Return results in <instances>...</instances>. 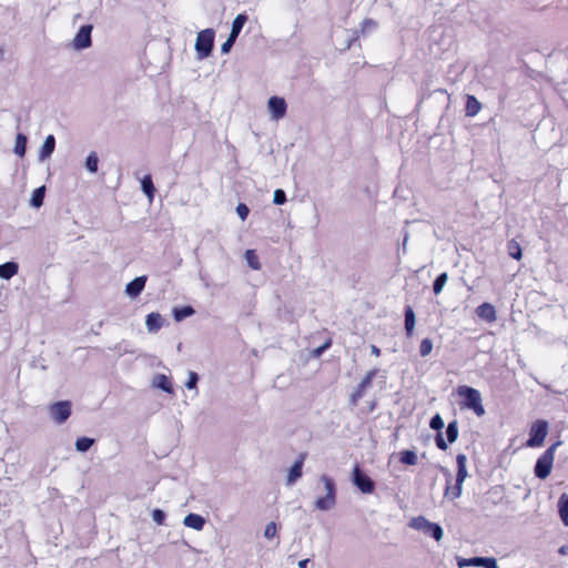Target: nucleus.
Instances as JSON below:
<instances>
[{
    "mask_svg": "<svg viewBox=\"0 0 568 568\" xmlns=\"http://www.w3.org/2000/svg\"><path fill=\"white\" fill-rule=\"evenodd\" d=\"M483 558L484 557L458 558L457 565L459 568H465L469 566L480 567V564H483Z\"/></svg>",
    "mask_w": 568,
    "mask_h": 568,
    "instance_id": "33",
    "label": "nucleus"
},
{
    "mask_svg": "<svg viewBox=\"0 0 568 568\" xmlns=\"http://www.w3.org/2000/svg\"><path fill=\"white\" fill-rule=\"evenodd\" d=\"M560 445V443L552 444L536 462L535 465V475L540 478L545 479L549 476L554 459H555V453L557 447Z\"/></svg>",
    "mask_w": 568,
    "mask_h": 568,
    "instance_id": "4",
    "label": "nucleus"
},
{
    "mask_svg": "<svg viewBox=\"0 0 568 568\" xmlns=\"http://www.w3.org/2000/svg\"><path fill=\"white\" fill-rule=\"evenodd\" d=\"M19 266L16 262H7L0 265V277L10 280L18 273Z\"/></svg>",
    "mask_w": 568,
    "mask_h": 568,
    "instance_id": "21",
    "label": "nucleus"
},
{
    "mask_svg": "<svg viewBox=\"0 0 568 568\" xmlns=\"http://www.w3.org/2000/svg\"><path fill=\"white\" fill-rule=\"evenodd\" d=\"M91 24L82 26L72 41L73 48L75 50H83L89 48L91 45Z\"/></svg>",
    "mask_w": 568,
    "mask_h": 568,
    "instance_id": "12",
    "label": "nucleus"
},
{
    "mask_svg": "<svg viewBox=\"0 0 568 568\" xmlns=\"http://www.w3.org/2000/svg\"><path fill=\"white\" fill-rule=\"evenodd\" d=\"M187 376H189V378L185 383V387L187 389H194L195 395H197L199 394V390H197L199 375L195 372L190 371Z\"/></svg>",
    "mask_w": 568,
    "mask_h": 568,
    "instance_id": "37",
    "label": "nucleus"
},
{
    "mask_svg": "<svg viewBox=\"0 0 568 568\" xmlns=\"http://www.w3.org/2000/svg\"><path fill=\"white\" fill-rule=\"evenodd\" d=\"M304 460L305 454H301L288 470L286 486H293L302 477Z\"/></svg>",
    "mask_w": 568,
    "mask_h": 568,
    "instance_id": "13",
    "label": "nucleus"
},
{
    "mask_svg": "<svg viewBox=\"0 0 568 568\" xmlns=\"http://www.w3.org/2000/svg\"><path fill=\"white\" fill-rule=\"evenodd\" d=\"M236 39H237L236 37L229 34V38L226 39V41L221 45V52L223 54L229 53L231 51L234 42L236 41Z\"/></svg>",
    "mask_w": 568,
    "mask_h": 568,
    "instance_id": "41",
    "label": "nucleus"
},
{
    "mask_svg": "<svg viewBox=\"0 0 568 568\" xmlns=\"http://www.w3.org/2000/svg\"><path fill=\"white\" fill-rule=\"evenodd\" d=\"M318 481L323 485L324 495L316 497L314 507L321 511H329L336 506L337 489L335 481L332 477L325 474L320 476Z\"/></svg>",
    "mask_w": 568,
    "mask_h": 568,
    "instance_id": "1",
    "label": "nucleus"
},
{
    "mask_svg": "<svg viewBox=\"0 0 568 568\" xmlns=\"http://www.w3.org/2000/svg\"><path fill=\"white\" fill-rule=\"evenodd\" d=\"M436 445L442 450H446L447 447H448L447 443L445 442L442 433H438L437 436H436Z\"/></svg>",
    "mask_w": 568,
    "mask_h": 568,
    "instance_id": "46",
    "label": "nucleus"
},
{
    "mask_svg": "<svg viewBox=\"0 0 568 568\" xmlns=\"http://www.w3.org/2000/svg\"><path fill=\"white\" fill-rule=\"evenodd\" d=\"M152 519L158 524V525H163L164 524V520H165V513L161 509H154L152 511Z\"/></svg>",
    "mask_w": 568,
    "mask_h": 568,
    "instance_id": "43",
    "label": "nucleus"
},
{
    "mask_svg": "<svg viewBox=\"0 0 568 568\" xmlns=\"http://www.w3.org/2000/svg\"><path fill=\"white\" fill-rule=\"evenodd\" d=\"M215 33L212 29H205L197 33L195 40V51L197 59L203 60L211 55L214 44Z\"/></svg>",
    "mask_w": 568,
    "mask_h": 568,
    "instance_id": "5",
    "label": "nucleus"
},
{
    "mask_svg": "<svg viewBox=\"0 0 568 568\" xmlns=\"http://www.w3.org/2000/svg\"><path fill=\"white\" fill-rule=\"evenodd\" d=\"M273 202L276 205H282V204H284L286 202V194H285V192L282 189H277V190L274 191Z\"/></svg>",
    "mask_w": 568,
    "mask_h": 568,
    "instance_id": "40",
    "label": "nucleus"
},
{
    "mask_svg": "<svg viewBox=\"0 0 568 568\" xmlns=\"http://www.w3.org/2000/svg\"><path fill=\"white\" fill-rule=\"evenodd\" d=\"M476 313L478 317L488 323H493L497 318L496 310L490 303H483L479 305L476 310Z\"/></svg>",
    "mask_w": 568,
    "mask_h": 568,
    "instance_id": "16",
    "label": "nucleus"
},
{
    "mask_svg": "<svg viewBox=\"0 0 568 568\" xmlns=\"http://www.w3.org/2000/svg\"><path fill=\"white\" fill-rule=\"evenodd\" d=\"M457 394L463 398L462 408L471 409L477 416L485 414L480 392L469 386H459Z\"/></svg>",
    "mask_w": 568,
    "mask_h": 568,
    "instance_id": "2",
    "label": "nucleus"
},
{
    "mask_svg": "<svg viewBox=\"0 0 568 568\" xmlns=\"http://www.w3.org/2000/svg\"><path fill=\"white\" fill-rule=\"evenodd\" d=\"M416 317L413 308L406 306L405 308V331L408 337L413 336L415 328Z\"/></svg>",
    "mask_w": 568,
    "mask_h": 568,
    "instance_id": "20",
    "label": "nucleus"
},
{
    "mask_svg": "<svg viewBox=\"0 0 568 568\" xmlns=\"http://www.w3.org/2000/svg\"><path fill=\"white\" fill-rule=\"evenodd\" d=\"M325 351H326V348L323 345H321V346L316 347L315 349H313V356L320 357Z\"/></svg>",
    "mask_w": 568,
    "mask_h": 568,
    "instance_id": "47",
    "label": "nucleus"
},
{
    "mask_svg": "<svg viewBox=\"0 0 568 568\" xmlns=\"http://www.w3.org/2000/svg\"><path fill=\"white\" fill-rule=\"evenodd\" d=\"M44 186H40L32 192L30 204L34 207H40L43 204Z\"/></svg>",
    "mask_w": 568,
    "mask_h": 568,
    "instance_id": "29",
    "label": "nucleus"
},
{
    "mask_svg": "<svg viewBox=\"0 0 568 568\" xmlns=\"http://www.w3.org/2000/svg\"><path fill=\"white\" fill-rule=\"evenodd\" d=\"M548 426L546 420L540 419L535 422L530 427L529 439L526 445L528 447H540L548 434Z\"/></svg>",
    "mask_w": 568,
    "mask_h": 568,
    "instance_id": "7",
    "label": "nucleus"
},
{
    "mask_svg": "<svg viewBox=\"0 0 568 568\" xmlns=\"http://www.w3.org/2000/svg\"><path fill=\"white\" fill-rule=\"evenodd\" d=\"M507 251H508V254L515 258V260H520L521 256H523V253H521V247L520 245L518 244V242H516L515 240H511L508 242L507 244Z\"/></svg>",
    "mask_w": 568,
    "mask_h": 568,
    "instance_id": "32",
    "label": "nucleus"
},
{
    "mask_svg": "<svg viewBox=\"0 0 568 568\" xmlns=\"http://www.w3.org/2000/svg\"><path fill=\"white\" fill-rule=\"evenodd\" d=\"M152 385L155 388H160L168 394L173 393V386L170 377L164 374H158L153 377Z\"/></svg>",
    "mask_w": 568,
    "mask_h": 568,
    "instance_id": "17",
    "label": "nucleus"
},
{
    "mask_svg": "<svg viewBox=\"0 0 568 568\" xmlns=\"http://www.w3.org/2000/svg\"><path fill=\"white\" fill-rule=\"evenodd\" d=\"M145 325L150 333H156L163 326V317L160 313H150L146 316Z\"/></svg>",
    "mask_w": 568,
    "mask_h": 568,
    "instance_id": "19",
    "label": "nucleus"
},
{
    "mask_svg": "<svg viewBox=\"0 0 568 568\" xmlns=\"http://www.w3.org/2000/svg\"><path fill=\"white\" fill-rule=\"evenodd\" d=\"M448 281V274L446 272L439 274L433 284V291L436 295L440 294Z\"/></svg>",
    "mask_w": 568,
    "mask_h": 568,
    "instance_id": "30",
    "label": "nucleus"
},
{
    "mask_svg": "<svg viewBox=\"0 0 568 568\" xmlns=\"http://www.w3.org/2000/svg\"><path fill=\"white\" fill-rule=\"evenodd\" d=\"M54 149H55V138L52 135V134H49L43 144L41 145L40 150H39V154H38V158H39V161H44L47 159H49L52 153L54 152Z\"/></svg>",
    "mask_w": 568,
    "mask_h": 568,
    "instance_id": "15",
    "label": "nucleus"
},
{
    "mask_svg": "<svg viewBox=\"0 0 568 568\" xmlns=\"http://www.w3.org/2000/svg\"><path fill=\"white\" fill-rule=\"evenodd\" d=\"M277 535V525L274 521H271L266 525L264 529V537L266 539H273Z\"/></svg>",
    "mask_w": 568,
    "mask_h": 568,
    "instance_id": "39",
    "label": "nucleus"
},
{
    "mask_svg": "<svg viewBox=\"0 0 568 568\" xmlns=\"http://www.w3.org/2000/svg\"><path fill=\"white\" fill-rule=\"evenodd\" d=\"M236 213H237V215L240 216V219H241L242 221H244V220L247 217V215H248V213H250V210H248L247 205H245V204H243V203H240V204L236 206Z\"/></svg>",
    "mask_w": 568,
    "mask_h": 568,
    "instance_id": "44",
    "label": "nucleus"
},
{
    "mask_svg": "<svg viewBox=\"0 0 568 568\" xmlns=\"http://www.w3.org/2000/svg\"><path fill=\"white\" fill-rule=\"evenodd\" d=\"M308 562H310V559H303V560H300L297 565L300 568H307Z\"/></svg>",
    "mask_w": 568,
    "mask_h": 568,
    "instance_id": "50",
    "label": "nucleus"
},
{
    "mask_svg": "<svg viewBox=\"0 0 568 568\" xmlns=\"http://www.w3.org/2000/svg\"><path fill=\"white\" fill-rule=\"evenodd\" d=\"M353 483L354 485L364 494H371L374 490V481L366 476L359 467H355L353 471Z\"/></svg>",
    "mask_w": 568,
    "mask_h": 568,
    "instance_id": "11",
    "label": "nucleus"
},
{
    "mask_svg": "<svg viewBox=\"0 0 568 568\" xmlns=\"http://www.w3.org/2000/svg\"><path fill=\"white\" fill-rule=\"evenodd\" d=\"M400 462L405 465H416L417 464V455L413 450H404L400 454Z\"/></svg>",
    "mask_w": 568,
    "mask_h": 568,
    "instance_id": "36",
    "label": "nucleus"
},
{
    "mask_svg": "<svg viewBox=\"0 0 568 568\" xmlns=\"http://www.w3.org/2000/svg\"><path fill=\"white\" fill-rule=\"evenodd\" d=\"M99 165V158L95 152H91L85 159V168L90 173H97Z\"/></svg>",
    "mask_w": 568,
    "mask_h": 568,
    "instance_id": "31",
    "label": "nucleus"
},
{
    "mask_svg": "<svg viewBox=\"0 0 568 568\" xmlns=\"http://www.w3.org/2000/svg\"><path fill=\"white\" fill-rule=\"evenodd\" d=\"M93 444H94L93 438L81 437V438H78L75 442V449L78 452L84 453V452L89 450Z\"/></svg>",
    "mask_w": 568,
    "mask_h": 568,
    "instance_id": "34",
    "label": "nucleus"
},
{
    "mask_svg": "<svg viewBox=\"0 0 568 568\" xmlns=\"http://www.w3.org/2000/svg\"><path fill=\"white\" fill-rule=\"evenodd\" d=\"M481 109L480 102L473 95L467 97L466 102V114L468 116H475Z\"/></svg>",
    "mask_w": 568,
    "mask_h": 568,
    "instance_id": "23",
    "label": "nucleus"
},
{
    "mask_svg": "<svg viewBox=\"0 0 568 568\" xmlns=\"http://www.w3.org/2000/svg\"><path fill=\"white\" fill-rule=\"evenodd\" d=\"M432 351H433V342L429 338H424L420 342V346H419L420 356L426 357L432 353Z\"/></svg>",
    "mask_w": 568,
    "mask_h": 568,
    "instance_id": "38",
    "label": "nucleus"
},
{
    "mask_svg": "<svg viewBox=\"0 0 568 568\" xmlns=\"http://www.w3.org/2000/svg\"><path fill=\"white\" fill-rule=\"evenodd\" d=\"M195 313L194 308L192 306H183V307H175L173 310V316L176 322H181L182 320L193 315Z\"/></svg>",
    "mask_w": 568,
    "mask_h": 568,
    "instance_id": "27",
    "label": "nucleus"
},
{
    "mask_svg": "<svg viewBox=\"0 0 568 568\" xmlns=\"http://www.w3.org/2000/svg\"><path fill=\"white\" fill-rule=\"evenodd\" d=\"M558 511L564 525L568 527V496L565 494L558 500Z\"/></svg>",
    "mask_w": 568,
    "mask_h": 568,
    "instance_id": "25",
    "label": "nucleus"
},
{
    "mask_svg": "<svg viewBox=\"0 0 568 568\" xmlns=\"http://www.w3.org/2000/svg\"><path fill=\"white\" fill-rule=\"evenodd\" d=\"M245 261L252 270H260L261 263L254 250H247L244 254Z\"/></svg>",
    "mask_w": 568,
    "mask_h": 568,
    "instance_id": "28",
    "label": "nucleus"
},
{
    "mask_svg": "<svg viewBox=\"0 0 568 568\" xmlns=\"http://www.w3.org/2000/svg\"><path fill=\"white\" fill-rule=\"evenodd\" d=\"M332 345V341L331 339H327L326 342H324L323 346L328 349Z\"/></svg>",
    "mask_w": 568,
    "mask_h": 568,
    "instance_id": "52",
    "label": "nucleus"
},
{
    "mask_svg": "<svg viewBox=\"0 0 568 568\" xmlns=\"http://www.w3.org/2000/svg\"><path fill=\"white\" fill-rule=\"evenodd\" d=\"M27 141L28 140L24 134H22V133L17 134L13 151L20 158L24 156V154H26Z\"/></svg>",
    "mask_w": 568,
    "mask_h": 568,
    "instance_id": "24",
    "label": "nucleus"
},
{
    "mask_svg": "<svg viewBox=\"0 0 568 568\" xmlns=\"http://www.w3.org/2000/svg\"><path fill=\"white\" fill-rule=\"evenodd\" d=\"M429 426H430L432 429L440 430L444 427V420H443V418L438 414H436L430 419Z\"/></svg>",
    "mask_w": 568,
    "mask_h": 568,
    "instance_id": "42",
    "label": "nucleus"
},
{
    "mask_svg": "<svg viewBox=\"0 0 568 568\" xmlns=\"http://www.w3.org/2000/svg\"><path fill=\"white\" fill-rule=\"evenodd\" d=\"M410 527L420 530L426 535H430L437 541H439L444 536V530L438 524L432 523L423 516L413 518Z\"/></svg>",
    "mask_w": 568,
    "mask_h": 568,
    "instance_id": "6",
    "label": "nucleus"
},
{
    "mask_svg": "<svg viewBox=\"0 0 568 568\" xmlns=\"http://www.w3.org/2000/svg\"><path fill=\"white\" fill-rule=\"evenodd\" d=\"M456 462H457L456 483L454 486H450V484L448 481L446 489H445V496L449 497L450 499H457L462 496L463 484L468 476L467 468H466V464H467L466 455L458 454L456 457Z\"/></svg>",
    "mask_w": 568,
    "mask_h": 568,
    "instance_id": "3",
    "label": "nucleus"
},
{
    "mask_svg": "<svg viewBox=\"0 0 568 568\" xmlns=\"http://www.w3.org/2000/svg\"><path fill=\"white\" fill-rule=\"evenodd\" d=\"M267 110L270 112V116L273 121H278L285 116L287 104L284 98L281 97H271L267 101Z\"/></svg>",
    "mask_w": 568,
    "mask_h": 568,
    "instance_id": "9",
    "label": "nucleus"
},
{
    "mask_svg": "<svg viewBox=\"0 0 568 568\" xmlns=\"http://www.w3.org/2000/svg\"><path fill=\"white\" fill-rule=\"evenodd\" d=\"M141 186H142V191L148 196L149 202L151 203L153 201V197H154L155 189H154V185H153V182H152V179H151L150 175H145L142 179Z\"/></svg>",
    "mask_w": 568,
    "mask_h": 568,
    "instance_id": "26",
    "label": "nucleus"
},
{
    "mask_svg": "<svg viewBox=\"0 0 568 568\" xmlns=\"http://www.w3.org/2000/svg\"><path fill=\"white\" fill-rule=\"evenodd\" d=\"M146 283V276L135 277L133 281L126 284L125 293L128 296L134 298L141 294Z\"/></svg>",
    "mask_w": 568,
    "mask_h": 568,
    "instance_id": "14",
    "label": "nucleus"
},
{
    "mask_svg": "<svg viewBox=\"0 0 568 568\" xmlns=\"http://www.w3.org/2000/svg\"><path fill=\"white\" fill-rule=\"evenodd\" d=\"M49 414L53 422L63 424L71 415V403L68 400L57 402L49 407Z\"/></svg>",
    "mask_w": 568,
    "mask_h": 568,
    "instance_id": "8",
    "label": "nucleus"
},
{
    "mask_svg": "<svg viewBox=\"0 0 568 568\" xmlns=\"http://www.w3.org/2000/svg\"><path fill=\"white\" fill-rule=\"evenodd\" d=\"M407 242H408V233L406 232L405 235H404V239H403V251H404V253L406 252Z\"/></svg>",
    "mask_w": 568,
    "mask_h": 568,
    "instance_id": "51",
    "label": "nucleus"
},
{
    "mask_svg": "<svg viewBox=\"0 0 568 568\" xmlns=\"http://www.w3.org/2000/svg\"><path fill=\"white\" fill-rule=\"evenodd\" d=\"M246 21H247L246 14H244V13L237 14L232 22V29H231L230 34L237 38Z\"/></svg>",
    "mask_w": 568,
    "mask_h": 568,
    "instance_id": "22",
    "label": "nucleus"
},
{
    "mask_svg": "<svg viewBox=\"0 0 568 568\" xmlns=\"http://www.w3.org/2000/svg\"><path fill=\"white\" fill-rule=\"evenodd\" d=\"M480 567L484 568H499L497 560L493 557H484L483 564H480Z\"/></svg>",
    "mask_w": 568,
    "mask_h": 568,
    "instance_id": "45",
    "label": "nucleus"
},
{
    "mask_svg": "<svg viewBox=\"0 0 568 568\" xmlns=\"http://www.w3.org/2000/svg\"><path fill=\"white\" fill-rule=\"evenodd\" d=\"M184 526L201 531L205 525V519L197 514H189L183 519Z\"/></svg>",
    "mask_w": 568,
    "mask_h": 568,
    "instance_id": "18",
    "label": "nucleus"
},
{
    "mask_svg": "<svg viewBox=\"0 0 568 568\" xmlns=\"http://www.w3.org/2000/svg\"><path fill=\"white\" fill-rule=\"evenodd\" d=\"M375 27H376V24H375V22H374V21H372V20H365V21L363 22V28H364V29H366V28H375Z\"/></svg>",
    "mask_w": 568,
    "mask_h": 568,
    "instance_id": "48",
    "label": "nucleus"
},
{
    "mask_svg": "<svg viewBox=\"0 0 568 568\" xmlns=\"http://www.w3.org/2000/svg\"><path fill=\"white\" fill-rule=\"evenodd\" d=\"M371 353H372L374 356H376V357H377V356H379L381 351H379V348H378L376 345H372V346H371Z\"/></svg>",
    "mask_w": 568,
    "mask_h": 568,
    "instance_id": "49",
    "label": "nucleus"
},
{
    "mask_svg": "<svg viewBox=\"0 0 568 568\" xmlns=\"http://www.w3.org/2000/svg\"><path fill=\"white\" fill-rule=\"evenodd\" d=\"M446 436L450 444L455 443L458 437V424L456 420L450 422L446 428Z\"/></svg>",
    "mask_w": 568,
    "mask_h": 568,
    "instance_id": "35",
    "label": "nucleus"
},
{
    "mask_svg": "<svg viewBox=\"0 0 568 568\" xmlns=\"http://www.w3.org/2000/svg\"><path fill=\"white\" fill-rule=\"evenodd\" d=\"M377 374V369H371L366 373L362 382L358 384L354 393L351 395L349 402L352 406H356L358 400L365 395L366 389L371 386Z\"/></svg>",
    "mask_w": 568,
    "mask_h": 568,
    "instance_id": "10",
    "label": "nucleus"
}]
</instances>
